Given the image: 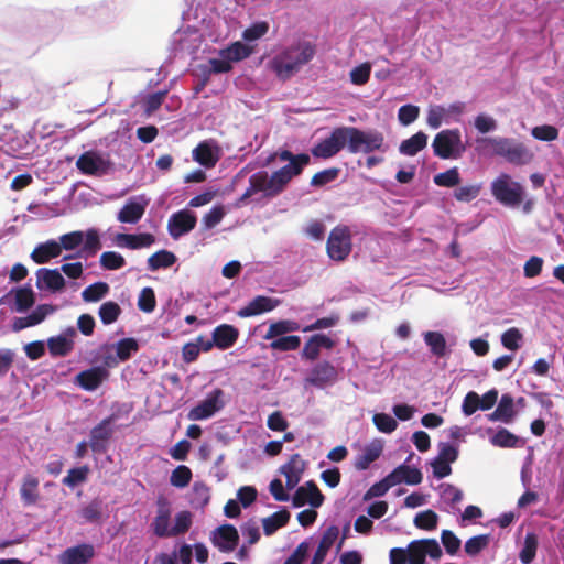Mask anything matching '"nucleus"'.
I'll use <instances>...</instances> for the list:
<instances>
[{
  "label": "nucleus",
  "mask_w": 564,
  "mask_h": 564,
  "mask_svg": "<svg viewBox=\"0 0 564 564\" xmlns=\"http://www.w3.org/2000/svg\"><path fill=\"white\" fill-rule=\"evenodd\" d=\"M276 159L289 163L274 171L271 175L267 171H259L252 174L249 177V186L239 198V203H245L257 193H262L267 198L276 197L311 163V156L307 153L293 154L290 150L280 149L269 155L265 164L268 165Z\"/></svg>",
  "instance_id": "obj_1"
},
{
  "label": "nucleus",
  "mask_w": 564,
  "mask_h": 564,
  "mask_svg": "<svg viewBox=\"0 0 564 564\" xmlns=\"http://www.w3.org/2000/svg\"><path fill=\"white\" fill-rule=\"evenodd\" d=\"M316 54V47L307 41H297L285 47L270 61V68L278 78L286 80L310 63Z\"/></svg>",
  "instance_id": "obj_2"
},
{
  "label": "nucleus",
  "mask_w": 564,
  "mask_h": 564,
  "mask_svg": "<svg viewBox=\"0 0 564 564\" xmlns=\"http://www.w3.org/2000/svg\"><path fill=\"white\" fill-rule=\"evenodd\" d=\"M345 133L348 151L350 153H370L377 150L384 151V137L379 131H362L356 127H345Z\"/></svg>",
  "instance_id": "obj_3"
},
{
  "label": "nucleus",
  "mask_w": 564,
  "mask_h": 564,
  "mask_svg": "<svg viewBox=\"0 0 564 564\" xmlns=\"http://www.w3.org/2000/svg\"><path fill=\"white\" fill-rule=\"evenodd\" d=\"M432 148L434 154L443 160L459 159L466 151L459 129H445L438 132Z\"/></svg>",
  "instance_id": "obj_4"
},
{
  "label": "nucleus",
  "mask_w": 564,
  "mask_h": 564,
  "mask_svg": "<svg viewBox=\"0 0 564 564\" xmlns=\"http://www.w3.org/2000/svg\"><path fill=\"white\" fill-rule=\"evenodd\" d=\"M495 154L503 156L509 163L522 165L531 161L532 154L522 143L508 138H488L485 140Z\"/></svg>",
  "instance_id": "obj_5"
},
{
  "label": "nucleus",
  "mask_w": 564,
  "mask_h": 564,
  "mask_svg": "<svg viewBox=\"0 0 564 564\" xmlns=\"http://www.w3.org/2000/svg\"><path fill=\"white\" fill-rule=\"evenodd\" d=\"M492 196L505 206H519L523 200V187L502 173L491 183Z\"/></svg>",
  "instance_id": "obj_6"
},
{
  "label": "nucleus",
  "mask_w": 564,
  "mask_h": 564,
  "mask_svg": "<svg viewBox=\"0 0 564 564\" xmlns=\"http://www.w3.org/2000/svg\"><path fill=\"white\" fill-rule=\"evenodd\" d=\"M326 250L334 261L341 262L348 258L352 250L351 232L348 226L337 225L330 230Z\"/></svg>",
  "instance_id": "obj_7"
},
{
  "label": "nucleus",
  "mask_w": 564,
  "mask_h": 564,
  "mask_svg": "<svg viewBox=\"0 0 564 564\" xmlns=\"http://www.w3.org/2000/svg\"><path fill=\"white\" fill-rule=\"evenodd\" d=\"M409 564H425L426 556L438 560L443 552L435 539H421L408 544Z\"/></svg>",
  "instance_id": "obj_8"
},
{
  "label": "nucleus",
  "mask_w": 564,
  "mask_h": 564,
  "mask_svg": "<svg viewBox=\"0 0 564 564\" xmlns=\"http://www.w3.org/2000/svg\"><path fill=\"white\" fill-rule=\"evenodd\" d=\"M225 405L224 391L219 388L209 392L202 402L191 409L187 417L192 421H200L212 417L216 412L220 411Z\"/></svg>",
  "instance_id": "obj_9"
},
{
  "label": "nucleus",
  "mask_w": 564,
  "mask_h": 564,
  "mask_svg": "<svg viewBox=\"0 0 564 564\" xmlns=\"http://www.w3.org/2000/svg\"><path fill=\"white\" fill-rule=\"evenodd\" d=\"M345 127L335 128L330 135L317 144H315L311 152L312 155L318 159H329L335 156L346 145Z\"/></svg>",
  "instance_id": "obj_10"
},
{
  "label": "nucleus",
  "mask_w": 564,
  "mask_h": 564,
  "mask_svg": "<svg viewBox=\"0 0 564 564\" xmlns=\"http://www.w3.org/2000/svg\"><path fill=\"white\" fill-rule=\"evenodd\" d=\"M172 508L170 501L160 496L156 499V514L151 522V529L158 538H170Z\"/></svg>",
  "instance_id": "obj_11"
},
{
  "label": "nucleus",
  "mask_w": 564,
  "mask_h": 564,
  "mask_svg": "<svg viewBox=\"0 0 564 564\" xmlns=\"http://www.w3.org/2000/svg\"><path fill=\"white\" fill-rule=\"evenodd\" d=\"M196 223V216L189 210L183 209L171 215L167 221V230L172 238L178 239L192 231Z\"/></svg>",
  "instance_id": "obj_12"
},
{
  "label": "nucleus",
  "mask_w": 564,
  "mask_h": 564,
  "mask_svg": "<svg viewBox=\"0 0 564 564\" xmlns=\"http://www.w3.org/2000/svg\"><path fill=\"white\" fill-rule=\"evenodd\" d=\"M210 541L220 552L229 553L238 546L239 534L232 524H223L213 532Z\"/></svg>",
  "instance_id": "obj_13"
},
{
  "label": "nucleus",
  "mask_w": 564,
  "mask_h": 564,
  "mask_svg": "<svg viewBox=\"0 0 564 564\" xmlns=\"http://www.w3.org/2000/svg\"><path fill=\"white\" fill-rule=\"evenodd\" d=\"M221 150L216 141H202L193 150V159L206 169L214 167L220 160Z\"/></svg>",
  "instance_id": "obj_14"
},
{
  "label": "nucleus",
  "mask_w": 564,
  "mask_h": 564,
  "mask_svg": "<svg viewBox=\"0 0 564 564\" xmlns=\"http://www.w3.org/2000/svg\"><path fill=\"white\" fill-rule=\"evenodd\" d=\"M113 430L111 427V417L104 419L90 431L89 447L94 453L104 454L108 448V442L111 438Z\"/></svg>",
  "instance_id": "obj_15"
},
{
  "label": "nucleus",
  "mask_w": 564,
  "mask_h": 564,
  "mask_svg": "<svg viewBox=\"0 0 564 564\" xmlns=\"http://www.w3.org/2000/svg\"><path fill=\"white\" fill-rule=\"evenodd\" d=\"M293 506L303 507L310 503L313 508H318L324 502V496L313 480L300 486L293 496Z\"/></svg>",
  "instance_id": "obj_16"
},
{
  "label": "nucleus",
  "mask_w": 564,
  "mask_h": 564,
  "mask_svg": "<svg viewBox=\"0 0 564 564\" xmlns=\"http://www.w3.org/2000/svg\"><path fill=\"white\" fill-rule=\"evenodd\" d=\"M148 203L144 196L130 198L119 210L117 219L123 224H137L143 217Z\"/></svg>",
  "instance_id": "obj_17"
},
{
  "label": "nucleus",
  "mask_w": 564,
  "mask_h": 564,
  "mask_svg": "<svg viewBox=\"0 0 564 564\" xmlns=\"http://www.w3.org/2000/svg\"><path fill=\"white\" fill-rule=\"evenodd\" d=\"M95 556V547L88 543H82L66 549L59 555L61 564H88Z\"/></svg>",
  "instance_id": "obj_18"
},
{
  "label": "nucleus",
  "mask_w": 564,
  "mask_h": 564,
  "mask_svg": "<svg viewBox=\"0 0 564 564\" xmlns=\"http://www.w3.org/2000/svg\"><path fill=\"white\" fill-rule=\"evenodd\" d=\"M76 330L68 327L63 335L53 336L47 339V348L53 357H65L74 349V337Z\"/></svg>",
  "instance_id": "obj_19"
},
{
  "label": "nucleus",
  "mask_w": 564,
  "mask_h": 564,
  "mask_svg": "<svg viewBox=\"0 0 564 564\" xmlns=\"http://www.w3.org/2000/svg\"><path fill=\"white\" fill-rule=\"evenodd\" d=\"M109 372L104 367H93L80 371L75 382L86 391H94L108 378Z\"/></svg>",
  "instance_id": "obj_20"
},
{
  "label": "nucleus",
  "mask_w": 564,
  "mask_h": 564,
  "mask_svg": "<svg viewBox=\"0 0 564 564\" xmlns=\"http://www.w3.org/2000/svg\"><path fill=\"white\" fill-rule=\"evenodd\" d=\"M337 378V370L329 361L316 364L307 378V382L314 387L323 388Z\"/></svg>",
  "instance_id": "obj_21"
},
{
  "label": "nucleus",
  "mask_w": 564,
  "mask_h": 564,
  "mask_svg": "<svg viewBox=\"0 0 564 564\" xmlns=\"http://www.w3.org/2000/svg\"><path fill=\"white\" fill-rule=\"evenodd\" d=\"M280 304V300L271 299L264 295H258L252 301H250L246 306L241 307L238 311V316L246 318L256 315H260L262 313L271 312Z\"/></svg>",
  "instance_id": "obj_22"
},
{
  "label": "nucleus",
  "mask_w": 564,
  "mask_h": 564,
  "mask_svg": "<svg viewBox=\"0 0 564 564\" xmlns=\"http://www.w3.org/2000/svg\"><path fill=\"white\" fill-rule=\"evenodd\" d=\"M76 166L83 174L96 175L105 173L109 163L95 152H85L77 159Z\"/></svg>",
  "instance_id": "obj_23"
},
{
  "label": "nucleus",
  "mask_w": 564,
  "mask_h": 564,
  "mask_svg": "<svg viewBox=\"0 0 564 564\" xmlns=\"http://www.w3.org/2000/svg\"><path fill=\"white\" fill-rule=\"evenodd\" d=\"M115 242L118 247L137 250L152 246L155 242V237L150 232L118 234Z\"/></svg>",
  "instance_id": "obj_24"
},
{
  "label": "nucleus",
  "mask_w": 564,
  "mask_h": 564,
  "mask_svg": "<svg viewBox=\"0 0 564 564\" xmlns=\"http://www.w3.org/2000/svg\"><path fill=\"white\" fill-rule=\"evenodd\" d=\"M36 286L57 292L64 289L65 279L57 269L41 268L36 271Z\"/></svg>",
  "instance_id": "obj_25"
},
{
  "label": "nucleus",
  "mask_w": 564,
  "mask_h": 564,
  "mask_svg": "<svg viewBox=\"0 0 564 564\" xmlns=\"http://www.w3.org/2000/svg\"><path fill=\"white\" fill-rule=\"evenodd\" d=\"M305 468V462L300 454H293L288 463L281 467V474L285 477V486L293 489L301 480V476Z\"/></svg>",
  "instance_id": "obj_26"
},
{
  "label": "nucleus",
  "mask_w": 564,
  "mask_h": 564,
  "mask_svg": "<svg viewBox=\"0 0 564 564\" xmlns=\"http://www.w3.org/2000/svg\"><path fill=\"white\" fill-rule=\"evenodd\" d=\"M335 341L325 334H315L308 338L302 350V358L307 360H316L322 348L332 349Z\"/></svg>",
  "instance_id": "obj_27"
},
{
  "label": "nucleus",
  "mask_w": 564,
  "mask_h": 564,
  "mask_svg": "<svg viewBox=\"0 0 564 564\" xmlns=\"http://www.w3.org/2000/svg\"><path fill=\"white\" fill-rule=\"evenodd\" d=\"M389 476L394 486L402 482L414 486L421 484L423 479V475L419 468L411 467L406 464L399 465L389 474Z\"/></svg>",
  "instance_id": "obj_28"
},
{
  "label": "nucleus",
  "mask_w": 564,
  "mask_h": 564,
  "mask_svg": "<svg viewBox=\"0 0 564 564\" xmlns=\"http://www.w3.org/2000/svg\"><path fill=\"white\" fill-rule=\"evenodd\" d=\"M339 529L336 525H330L323 533V536L318 543L315 554L311 561V564H323L328 551L337 540Z\"/></svg>",
  "instance_id": "obj_29"
},
{
  "label": "nucleus",
  "mask_w": 564,
  "mask_h": 564,
  "mask_svg": "<svg viewBox=\"0 0 564 564\" xmlns=\"http://www.w3.org/2000/svg\"><path fill=\"white\" fill-rule=\"evenodd\" d=\"M214 343L219 349H228L235 345L239 337V330L229 324H221L213 332Z\"/></svg>",
  "instance_id": "obj_30"
},
{
  "label": "nucleus",
  "mask_w": 564,
  "mask_h": 564,
  "mask_svg": "<svg viewBox=\"0 0 564 564\" xmlns=\"http://www.w3.org/2000/svg\"><path fill=\"white\" fill-rule=\"evenodd\" d=\"M61 256V246L55 240H47L46 242L37 245L31 252V259L37 263H47L51 259Z\"/></svg>",
  "instance_id": "obj_31"
},
{
  "label": "nucleus",
  "mask_w": 564,
  "mask_h": 564,
  "mask_svg": "<svg viewBox=\"0 0 564 564\" xmlns=\"http://www.w3.org/2000/svg\"><path fill=\"white\" fill-rule=\"evenodd\" d=\"M39 479L32 475H25L20 488V496L25 506L35 505L40 498Z\"/></svg>",
  "instance_id": "obj_32"
},
{
  "label": "nucleus",
  "mask_w": 564,
  "mask_h": 564,
  "mask_svg": "<svg viewBox=\"0 0 564 564\" xmlns=\"http://www.w3.org/2000/svg\"><path fill=\"white\" fill-rule=\"evenodd\" d=\"M423 338L433 356L443 358L448 354L446 339L442 333L429 330L423 334Z\"/></svg>",
  "instance_id": "obj_33"
},
{
  "label": "nucleus",
  "mask_w": 564,
  "mask_h": 564,
  "mask_svg": "<svg viewBox=\"0 0 564 564\" xmlns=\"http://www.w3.org/2000/svg\"><path fill=\"white\" fill-rule=\"evenodd\" d=\"M490 443L496 447L517 448L522 447L524 442L505 427H500L491 437Z\"/></svg>",
  "instance_id": "obj_34"
},
{
  "label": "nucleus",
  "mask_w": 564,
  "mask_h": 564,
  "mask_svg": "<svg viewBox=\"0 0 564 564\" xmlns=\"http://www.w3.org/2000/svg\"><path fill=\"white\" fill-rule=\"evenodd\" d=\"M426 144L427 135L424 132L419 131L411 138L403 140L399 147V151L401 154L413 156L422 151Z\"/></svg>",
  "instance_id": "obj_35"
},
{
  "label": "nucleus",
  "mask_w": 564,
  "mask_h": 564,
  "mask_svg": "<svg viewBox=\"0 0 564 564\" xmlns=\"http://www.w3.org/2000/svg\"><path fill=\"white\" fill-rule=\"evenodd\" d=\"M290 512L286 509L274 512L273 514L262 520L263 531L265 535H272L280 528L288 524L290 520Z\"/></svg>",
  "instance_id": "obj_36"
},
{
  "label": "nucleus",
  "mask_w": 564,
  "mask_h": 564,
  "mask_svg": "<svg viewBox=\"0 0 564 564\" xmlns=\"http://www.w3.org/2000/svg\"><path fill=\"white\" fill-rule=\"evenodd\" d=\"M299 329V323L291 319H281L270 324L263 338L267 340H272L274 338L282 337L284 334L296 332Z\"/></svg>",
  "instance_id": "obj_37"
},
{
  "label": "nucleus",
  "mask_w": 564,
  "mask_h": 564,
  "mask_svg": "<svg viewBox=\"0 0 564 564\" xmlns=\"http://www.w3.org/2000/svg\"><path fill=\"white\" fill-rule=\"evenodd\" d=\"M176 262V256L169 250H160L154 252L148 259V268L150 271L166 269Z\"/></svg>",
  "instance_id": "obj_38"
},
{
  "label": "nucleus",
  "mask_w": 564,
  "mask_h": 564,
  "mask_svg": "<svg viewBox=\"0 0 564 564\" xmlns=\"http://www.w3.org/2000/svg\"><path fill=\"white\" fill-rule=\"evenodd\" d=\"M490 534L471 536L465 542L464 550L468 556H477L490 544Z\"/></svg>",
  "instance_id": "obj_39"
},
{
  "label": "nucleus",
  "mask_w": 564,
  "mask_h": 564,
  "mask_svg": "<svg viewBox=\"0 0 564 564\" xmlns=\"http://www.w3.org/2000/svg\"><path fill=\"white\" fill-rule=\"evenodd\" d=\"M140 346L135 338L128 337L120 339L116 344V355L120 361L129 360L133 354L139 350Z\"/></svg>",
  "instance_id": "obj_40"
},
{
  "label": "nucleus",
  "mask_w": 564,
  "mask_h": 564,
  "mask_svg": "<svg viewBox=\"0 0 564 564\" xmlns=\"http://www.w3.org/2000/svg\"><path fill=\"white\" fill-rule=\"evenodd\" d=\"M382 452L381 445H370L365 448L361 455H359L356 459L355 467L358 470L367 469L371 463L377 460Z\"/></svg>",
  "instance_id": "obj_41"
},
{
  "label": "nucleus",
  "mask_w": 564,
  "mask_h": 564,
  "mask_svg": "<svg viewBox=\"0 0 564 564\" xmlns=\"http://www.w3.org/2000/svg\"><path fill=\"white\" fill-rule=\"evenodd\" d=\"M109 293V285L106 282H95L88 285L83 292L82 297L87 303L98 302Z\"/></svg>",
  "instance_id": "obj_42"
},
{
  "label": "nucleus",
  "mask_w": 564,
  "mask_h": 564,
  "mask_svg": "<svg viewBox=\"0 0 564 564\" xmlns=\"http://www.w3.org/2000/svg\"><path fill=\"white\" fill-rule=\"evenodd\" d=\"M121 312V307L118 303L108 301L100 305L98 315L102 324L110 325L119 318Z\"/></svg>",
  "instance_id": "obj_43"
},
{
  "label": "nucleus",
  "mask_w": 564,
  "mask_h": 564,
  "mask_svg": "<svg viewBox=\"0 0 564 564\" xmlns=\"http://www.w3.org/2000/svg\"><path fill=\"white\" fill-rule=\"evenodd\" d=\"M15 310L25 312L34 305V292L30 288H19L14 290Z\"/></svg>",
  "instance_id": "obj_44"
},
{
  "label": "nucleus",
  "mask_w": 564,
  "mask_h": 564,
  "mask_svg": "<svg viewBox=\"0 0 564 564\" xmlns=\"http://www.w3.org/2000/svg\"><path fill=\"white\" fill-rule=\"evenodd\" d=\"M538 536L529 532L525 534L523 547L519 554V558L523 564H530L536 554Z\"/></svg>",
  "instance_id": "obj_45"
},
{
  "label": "nucleus",
  "mask_w": 564,
  "mask_h": 564,
  "mask_svg": "<svg viewBox=\"0 0 564 564\" xmlns=\"http://www.w3.org/2000/svg\"><path fill=\"white\" fill-rule=\"evenodd\" d=\"M301 338L297 335H288L272 339L270 348L278 351H292L299 349Z\"/></svg>",
  "instance_id": "obj_46"
},
{
  "label": "nucleus",
  "mask_w": 564,
  "mask_h": 564,
  "mask_svg": "<svg viewBox=\"0 0 564 564\" xmlns=\"http://www.w3.org/2000/svg\"><path fill=\"white\" fill-rule=\"evenodd\" d=\"M99 263L104 270L115 271L126 265V259L116 251H105L99 258Z\"/></svg>",
  "instance_id": "obj_47"
},
{
  "label": "nucleus",
  "mask_w": 564,
  "mask_h": 564,
  "mask_svg": "<svg viewBox=\"0 0 564 564\" xmlns=\"http://www.w3.org/2000/svg\"><path fill=\"white\" fill-rule=\"evenodd\" d=\"M138 308L143 313H152L156 307L154 290L150 286L143 288L138 296Z\"/></svg>",
  "instance_id": "obj_48"
},
{
  "label": "nucleus",
  "mask_w": 564,
  "mask_h": 564,
  "mask_svg": "<svg viewBox=\"0 0 564 564\" xmlns=\"http://www.w3.org/2000/svg\"><path fill=\"white\" fill-rule=\"evenodd\" d=\"M438 516L431 509L419 512L414 518V525L419 529L432 531L436 529Z\"/></svg>",
  "instance_id": "obj_49"
},
{
  "label": "nucleus",
  "mask_w": 564,
  "mask_h": 564,
  "mask_svg": "<svg viewBox=\"0 0 564 564\" xmlns=\"http://www.w3.org/2000/svg\"><path fill=\"white\" fill-rule=\"evenodd\" d=\"M339 173H340V169H338V167H329V169L319 171L312 176L310 185L313 187L325 186L326 184H329V183L334 182L335 180H337V177L339 176Z\"/></svg>",
  "instance_id": "obj_50"
},
{
  "label": "nucleus",
  "mask_w": 564,
  "mask_h": 564,
  "mask_svg": "<svg viewBox=\"0 0 564 564\" xmlns=\"http://www.w3.org/2000/svg\"><path fill=\"white\" fill-rule=\"evenodd\" d=\"M82 251L87 256H95L97 251L101 248L100 237L98 231L95 228L88 229L84 234Z\"/></svg>",
  "instance_id": "obj_51"
},
{
  "label": "nucleus",
  "mask_w": 564,
  "mask_h": 564,
  "mask_svg": "<svg viewBox=\"0 0 564 564\" xmlns=\"http://www.w3.org/2000/svg\"><path fill=\"white\" fill-rule=\"evenodd\" d=\"M82 518L89 523H97L102 517V503L98 499H94L80 511Z\"/></svg>",
  "instance_id": "obj_52"
},
{
  "label": "nucleus",
  "mask_w": 564,
  "mask_h": 564,
  "mask_svg": "<svg viewBox=\"0 0 564 564\" xmlns=\"http://www.w3.org/2000/svg\"><path fill=\"white\" fill-rule=\"evenodd\" d=\"M89 471L90 470L87 465L72 468L68 470L67 476L64 477L63 484L67 487L74 488L87 480Z\"/></svg>",
  "instance_id": "obj_53"
},
{
  "label": "nucleus",
  "mask_w": 564,
  "mask_h": 564,
  "mask_svg": "<svg viewBox=\"0 0 564 564\" xmlns=\"http://www.w3.org/2000/svg\"><path fill=\"white\" fill-rule=\"evenodd\" d=\"M437 186L454 187L460 183V176L457 167H452L445 172L438 173L433 178Z\"/></svg>",
  "instance_id": "obj_54"
},
{
  "label": "nucleus",
  "mask_w": 564,
  "mask_h": 564,
  "mask_svg": "<svg viewBox=\"0 0 564 564\" xmlns=\"http://www.w3.org/2000/svg\"><path fill=\"white\" fill-rule=\"evenodd\" d=\"M192 525V513L181 511L175 516V524L171 527L170 538L186 533Z\"/></svg>",
  "instance_id": "obj_55"
},
{
  "label": "nucleus",
  "mask_w": 564,
  "mask_h": 564,
  "mask_svg": "<svg viewBox=\"0 0 564 564\" xmlns=\"http://www.w3.org/2000/svg\"><path fill=\"white\" fill-rule=\"evenodd\" d=\"M192 476L189 467L180 465L172 471L170 481L176 488H184L191 482Z\"/></svg>",
  "instance_id": "obj_56"
},
{
  "label": "nucleus",
  "mask_w": 564,
  "mask_h": 564,
  "mask_svg": "<svg viewBox=\"0 0 564 564\" xmlns=\"http://www.w3.org/2000/svg\"><path fill=\"white\" fill-rule=\"evenodd\" d=\"M394 487V484L390 479L389 474L381 479L380 481L373 484L365 494L364 499L370 500L376 497H382L387 494V491Z\"/></svg>",
  "instance_id": "obj_57"
},
{
  "label": "nucleus",
  "mask_w": 564,
  "mask_h": 564,
  "mask_svg": "<svg viewBox=\"0 0 564 564\" xmlns=\"http://www.w3.org/2000/svg\"><path fill=\"white\" fill-rule=\"evenodd\" d=\"M522 338V333L517 327H511L501 335V344L505 348L514 351L520 348Z\"/></svg>",
  "instance_id": "obj_58"
},
{
  "label": "nucleus",
  "mask_w": 564,
  "mask_h": 564,
  "mask_svg": "<svg viewBox=\"0 0 564 564\" xmlns=\"http://www.w3.org/2000/svg\"><path fill=\"white\" fill-rule=\"evenodd\" d=\"M499 412L505 416V423L509 424L513 421L516 415L514 400L509 393L501 395L500 401L497 405Z\"/></svg>",
  "instance_id": "obj_59"
},
{
  "label": "nucleus",
  "mask_w": 564,
  "mask_h": 564,
  "mask_svg": "<svg viewBox=\"0 0 564 564\" xmlns=\"http://www.w3.org/2000/svg\"><path fill=\"white\" fill-rule=\"evenodd\" d=\"M84 241V232L83 231H72L59 237L58 246H61V251L65 250H74L79 247Z\"/></svg>",
  "instance_id": "obj_60"
},
{
  "label": "nucleus",
  "mask_w": 564,
  "mask_h": 564,
  "mask_svg": "<svg viewBox=\"0 0 564 564\" xmlns=\"http://www.w3.org/2000/svg\"><path fill=\"white\" fill-rule=\"evenodd\" d=\"M420 115V108L415 105H403L398 110V119L401 124L409 126L413 123Z\"/></svg>",
  "instance_id": "obj_61"
},
{
  "label": "nucleus",
  "mask_w": 564,
  "mask_h": 564,
  "mask_svg": "<svg viewBox=\"0 0 564 564\" xmlns=\"http://www.w3.org/2000/svg\"><path fill=\"white\" fill-rule=\"evenodd\" d=\"M531 134L536 140L554 141L558 138V130L554 126L542 124L534 127Z\"/></svg>",
  "instance_id": "obj_62"
},
{
  "label": "nucleus",
  "mask_w": 564,
  "mask_h": 564,
  "mask_svg": "<svg viewBox=\"0 0 564 564\" xmlns=\"http://www.w3.org/2000/svg\"><path fill=\"white\" fill-rule=\"evenodd\" d=\"M441 541L445 549V551L449 555H454L458 552L460 547V540L455 535V533L451 530H443L441 533Z\"/></svg>",
  "instance_id": "obj_63"
},
{
  "label": "nucleus",
  "mask_w": 564,
  "mask_h": 564,
  "mask_svg": "<svg viewBox=\"0 0 564 564\" xmlns=\"http://www.w3.org/2000/svg\"><path fill=\"white\" fill-rule=\"evenodd\" d=\"M372 420L376 427L383 433H391L398 426L397 421L391 415L386 413H377L373 415Z\"/></svg>",
  "instance_id": "obj_64"
}]
</instances>
